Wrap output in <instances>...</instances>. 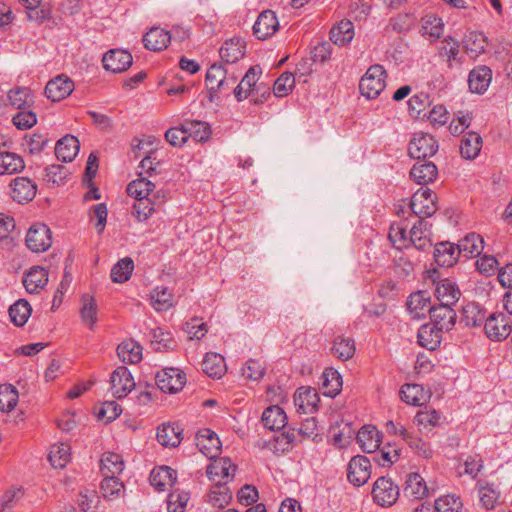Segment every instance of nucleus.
Returning <instances> with one entry per match:
<instances>
[{
    "instance_id": "64",
    "label": "nucleus",
    "mask_w": 512,
    "mask_h": 512,
    "mask_svg": "<svg viewBox=\"0 0 512 512\" xmlns=\"http://www.w3.org/2000/svg\"><path fill=\"white\" fill-rule=\"evenodd\" d=\"M189 500L186 492L174 491L168 495L167 510L168 512H183Z\"/></svg>"
},
{
    "instance_id": "48",
    "label": "nucleus",
    "mask_w": 512,
    "mask_h": 512,
    "mask_svg": "<svg viewBox=\"0 0 512 512\" xmlns=\"http://www.w3.org/2000/svg\"><path fill=\"white\" fill-rule=\"evenodd\" d=\"M154 187L155 185L151 181L139 178L128 184L127 193L135 199L149 198L154 196Z\"/></svg>"
},
{
    "instance_id": "7",
    "label": "nucleus",
    "mask_w": 512,
    "mask_h": 512,
    "mask_svg": "<svg viewBox=\"0 0 512 512\" xmlns=\"http://www.w3.org/2000/svg\"><path fill=\"white\" fill-rule=\"evenodd\" d=\"M27 247L36 253L44 252L52 245V236L49 227L43 223L32 225L26 235Z\"/></svg>"
},
{
    "instance_id": "57",
    "label": "nucleus",
    "mask_w": 512,
    "mask_h": 512,
    "mask_svg": "<svg viewBox=\"0 0 512 512\" xmlns=\"http://www.w3.org/2000/svg\"><path fill=\"white\" fill-rule=\"evenodd\" d=\"M486 39L481 33L470 32L464 40V48L467 53H470L473 57L485 51Z\"/></svg>"
},
{
    "instance_id": "14",
    "label": "nucleus",
    "mask_w": 512,
    "mask_h": 512,
    "mask_svg": "<svg viewBox=\"0 0 512 512\" xmlns=\"http://www.w3.org/2000/svg\"><path fill=\"white\" fill-rule=\"evenodd\" d=\"M453 305L439 304L430 309V319L433 326H437L438 330L449 331L455 324L456 313L452 308Z\"/></svg>"
},
{
    "instance_id": "6",
    "label": "nucleus",
    "mask_w": 512,
    "mask_h": 512,
    "mask_svg": "<svg viewBox=\"0 0 512 512\" xmlns=\"http://www.w3.org/2000/svg\"><path fill=\"white\" fill-rule=\"evenodd\" d=\"M412 212L420 219L431 217L437 210L435 195L429 188H421L414 193L410 202Z\"/></svg>"
},
{
    "instance_id": "63",
    "label": "nucleus",
    "mask_w": 512,
    "mask_h": 512,
    "mask_svg": "<svg viewBox=\"0 0 512 512\" xmlns=\"http://www.w3.org/2000/svg\"><path fill=\"white\" fill-rule=\"evenodd\" d=\"M295 86V77L292 73L285 72L275 81L273 92L277 97L288 95Z\"/></svg>"
},
{
    "instance_id": "60",
    "label": "nucleus",
    "mask_w": 512,
    "mask_h": 512,
    "mask_svg": "<svg viewBox=\"0 0 512 512\" xmlns=\"http://www.w3.org/2000/svg\"><path fill=\"white\" fill-rule=\"evenodd\" d=\"M155 210L156 203L152 197L136 199L133 205V215L141 222L147 220Z\"/></svg>"
},
{
    "instance_id": "25",
    "label": "nucleus",
    "mask_w": 512,
    "mask_h": 512,
    "mask_svg": "<svg viewBox=\"0 0 512 512\" xmlns=\"http://www.w3.org/2000/svg\"><path fill=\"white\" fill-rule=\"evenodd\" d=\"M245 42L241 38H231L219 50L220 58L227 64L237 62L244 56Z\"/></svg>"
},
{
    "instance_id": "46",
    "label": "nucleus",
    "mask_w": 512,
    "mask_h": 512,
    "mask_svg": "<svg viewBox=\"0 0 512 512\" xmlns=\"http://www.w3.org/2000/svg\"><path fill=\"white\" fill-rule=\"evenodd\" d=\"M31 306L28 301L20 299L9 308L11 321L18 327L23 326L31 315Z\"/></svg>"
},
{
    "instance_id": "20",
    "label": "nucleus",
    "mask_w": 512,
    "mask_h": 512,
    "mask_svg": "<svg viewBox=\"0 0 512 512\" xmlns=\"http://www.w3.org/2000/svg\"><path fill=\"white\" fill-rule=\"evenodd\" d=\"M484 248L483 238L476 233H469L457 244V254L465 258L477 257Z\"/></svg>"
},
{
    "instance_id": "55",
    "label": "nucleus",
    "mask_w": 512,
    "mask_h": 512,
    "mask_svg": "<svg viewBox=\"0 0 512 512\" xmlns=\"http://www.w3.org/2000/svg\"><path fill=\"white\" fill-rule=\"evenodd\" d=\"M232 498L230 489L223 484H216L208 494V502L214 507L222 508L227 505Z\"/></svg>"
},
{
    "instance_id": "44",
    "label": "nucleus",
    "mask_w": 512,
    "mask_h": 512,
    "mask_svg": "<svg viewBox=\"0 0 512 512\" xmlns=\"http://www.w3.org/2000/svg\"><path fill=\"white\" fill-rule=\"evenodd\" d=\"M80 317L84 324L93 329L97 322V303L94 297L85 294L81 299Z\"/></svg>"
},
{
    "instance_id": "45",
    "label": "nucleus",
    "mask_w": 512,
    "mask_h": 512,
    "mask_svg": "<svg viewBox=\"0 0 512 512\" xmlns=\"http://www.w3.org/2000/svg\"><path fill=\"white\" fill-rule=\"evenodd\" d=\"M322 386L325 389L324 394L330 397H335L342 387V377L340 373L333 369H326L323 373Z\"/></svg>"
},
{
    "instance_id": "5",
    "label": "nucleus",
    "mask_w": 512,
    "mask_h": 512,
    "mask_svg": "<svg viewBox=\"0 0 512 512\" xmlns=\"http://www.w3.org/2000/svg\"><path fill=\"white\" fill-rule=\"evenodd\" d=\"M158 388L164 393H177L186 383V376L178 368L170 367L157 372L155 376Z\"/></svg>"
},
{
    "instance_id": "54",
    "label": "nucleus",
    "mask_w": 512,
    "mask_h": 512,
    "mask_svg": "<svg viewBox=\"0 0 512 512\" xmlns=\"http://www.w3.org/2000/svg\"><path fill=\"white\" fill-rule=\"evenodd\" d=\"M227 70L221 64H213L206 73V83L211 92L221 91Z\"/></svg>"
},
{
    "instance_id": "47",
    "label": "nucleus",
    "mask_w": 512,
    "mask_h": 512,
    "mask_svg": "<svg viewBox=\"0 0 512 512\" xmlns=\"http://www.w3.org/2000/svg\"><path fill=\"white\" fill-rule=\"evenodd\" d=\"M70 446L66 443L53 445L48 454V459L54 468L62 469L70 461Z\"/></svg>"
},
{
    "instance_id": "62",
    "label": "nucleus",
    "mask_w": 512,
    "mask_h": 512,
    "mask_svg": "<svg viewBox=\"0 0 512 512\" xmlns=\"http://www.w3.org/2000/svg\"><path fill=\"white\" fill-rule=\"evenodd\" d=\"M434 508L437 512H460L462 502L455 495H445L435 500Z\"/></svg>"
},
{
    "instance_id": "2",
    "label": "nucleus",
    "mask_w": 512,
    "mask_h": 512,
    "mask_svg": "<svg viewBox=\"0 0 512 512\" xmlns=\"http://www.w3.org/2000/svg\"><path fill=\"white\" fill-rule=\"evenodd\" d=\"M487 337L492 341L505 340L512 332V322L510 318L502 313L490 314L484 325Z\"/></svg>"
},
{
    "instance_id": "42",
    "label": "nucleus",
    "mask_w": 512,
    "mask_h": 512,
    "mask_svg": "<svg viewBox=\"0 0 512 512\" xmlns=\"http://www.w3.org/2000/svg\"><path fill=\"white\" fill-rule=\"evenodd\" d=\"M124 462L120 455L106 452L101 458V472L103 476H116L122 473Z\"/></svg>"
},
{
    "instance_id": "52",
    "label": "nucleus",
    "mask_w": 512,
    "mask_h": 512,
    "mask_svg": "<svg viewBox=\"0 0 512 512\" xmlns=\"http://www.w3.org/2000/svg\"><path fill=\"white\" fill-rule=\"evenodd\" d=\"M104 479L101 482L100 490L103 497L106 499H115L122 495L124 492V485L116 476H103Z\"/></svg>"
},
{
    "instance_id": "30",
    "label": "nucleus",
    "mask_w": 512,
    "mask_h": 512,
    "mask_svg": "<svg viewBox=\"0 0 512 512\" xmlns=\"http://www.w3.org/2000/svg\"><path fill=\"white\" fill-rule=\"evenodd\" d=\"M261 421L264 427L270 431H279L285 427L287 417L279 406H270L262 414Z\"/></svg>"
},
{
    "instance_id": "28",
    "label": "nucleus",
    "mask_w": 512,
    "mask_h": 512,
    "mask_svg": "<svg viewBox=\"0 0 512 512\" xmlns=\"http://www.w3.org/2000/svg\"><path fill=\"white\" fill-rule=\"evenodd\" d=\"M438 174L436 165L433 162H418L413 165L410 176L419 185H426L433 182Z\"/></svg>"
},
{
    "instance_id": "12",
    "label": "nucleus",
    "mask_w": 512,
    "mask_h": 512,
    "mask_svg": "<svg viewBox=\"0 0 512 512\" xmlns=\"http://www.w3.org/2000/svg\"><path fill=\"white\" fill-rule=\"evenodd\" d=\"M132 55L125 50L112 49L104 54L102 62L106 70L121 73L132 65Z\"/></svg>"
},
{
    "instance_id": "1",
    "label": "nucleus",
    "mask_w": 512,
    "mask_h": 512,
    "mask_svg": "<svg viewBox=\"0 0 512 512\" xmlns=\"http://www.w3.org/2000/svg\"><path fill=\"white\" fill-rule=\"evenodd\" d=\"M385 70L381 65L371 66L361 78L359 90L367 99H375L385 88Z\"/></svg>"
},
{
    "instance_id": "35",
    "label": "nucleus",
    "mask_w": 512,
    "mask_h": 512,
    "mask_svg": "<svg viewBox=\"0 0 512 512\" xmlns=\"http://www.w3.org/2000/svg\"><path fill=\"white\" fill-rule=\"evenodd\" d=\"M407 308L414 318H422L430 312V299L423 291L412 293L407 300Z\"/></svg>"
},
{
    "instance_id": "4",
    "label": "nucleus",
    "mask_w": 512,
    "mask_h": 512,
    "mask_svg": "<svg viewBox=\"0 0 512 512\" xmlns=\"http://www.w3.org/2000/svg\"><path fill=\"white\" fill-rule=\"evenodd\" d=\"M437 151L435 138L423 132L415 133L408 146L409 155L418 160L432 157Z\"/></svg>"
},
{
    "instance_id": "27",
    "label": "nucleus",
    "mask_w": 512,
    "mask_h": 512,
    "mask_svg": "<svg viewBox=\"0 0 512 512\" xmlns=\"http://www.w3.org/2000/svg\"><path fill=\"white\" fill-rule=\"evenodd\" d=\"M433 256L439 266L451 267L460 255L457 254V245L450 242H440L435 245Z\"/></svg>"
},
{
    "instance_id": "22",
    "label": "nucleus",
    "mask_w": 512,
    "mask_h": 512,
    "mask_svg": "<svg viewBox=\"0 0 512 512\" xmlns=\"http://www.w3.org/2000/svg\"><path fill=\"white\" fill-rule=\"evenodd\" d=\"M48 282L47 271L40 266H34L25 274L23 285L28 293L35 294L42 290Z\"/></svg>"
},
{
    "instance_id": "58",
    "label": "nucleus",
    "mask_w": 512,
    "mask_h": 512,
    "mask_svg": "<svg viewBox=\"0 0 512 512\" xmlns=\"http://www.w3.org/2000/svg\"><path fill=\"white\" fill-rule=\"evenodd\" d=\"M184 124L188 139L192 137L197 142H203L209 138L210 129L207 123L202 121H186Z\"/></svg>"
},
{
    "instance_id": "29",
    "label": "nucleus",
    "mask_w": 512,
    "mask_h": 512,
    "mask_svg": "<svg viewBox=\"0 0 512 512\" xmlns=\"http://www.w3.org/2000/svg\"><path fill=\"white\" fill-rule=\"evenodd\" d=\"M176 471L168 466L154 468L150 473V483L158 491H164L167 486L176 482Z\"/></svg>"
},
{
    "instance_id": "10",
    "label": "nucleus",
    "mask_w": 512,
    "mask_h": 512,
    "mask_svg": "<svg viewBox=\"0 0 512 512\" xmlns=\"http://www.w3.org/2000/svg\"><path fill=\"white\" fill-rule=\"evenodd\" d=\"M73 90L74 82L65 75H58L46 84L45 95L51 101L57 102L68 97Z\"/></svg>"
},
{
    "instance_id": "40",
    "label": "nucleus",
    "mask_w": 512,
    "mask_h": 512,
    "mask_svg": "<svg viewBox=\"0 0 512 512\" xmlns=\"http://www.w3.org/2000/svg\"><path fill=\"white\" fill-rule=\"evenodd\" d=\"M7 100L12 107L18 110L27 109L34 102L30 89L26 87H16L9 90Z\"/></svg>"
},
{
    "instance_id": "43",
    "label": "nucleus",
    "mask_w": 512,
    "mask_h": 512,
    "mask_svg": "<svg viewBox=\"0 0 512 512\" xmlns=\"http://www.w3.org/2000/svg\"><path fill=\"white\" fill-rule=\"evenodd\" d=\"M151 305L156 311H167L173 305L172 293L167 287L157 286L150 295Z\"/></svg>"
},
{
    "instance_id": "50",
    "label": "nucleus",
    "mask_w": 512,
    "mask_h": 512,
    "mask_svg": "<svg viewBox=\"0 0 512 512\" xmlns=\"http://www.w3.org/2000/svg\"><path fill=\"white\" fill-rule=\"evenodd\" d=\"M400 435L403 440L413 449L419 456L428 459L432 456V450L428 443L421 438L413 436L404 427L401 426Z\"/></svg>"
},
{
    "instance_id": "3",
    "label": "nucleus",
    "mask_w": 512,
    "mask_h": 512,
    "mask_svg": "<svg viewBox=\"0 0 512 512\" xmlns=\"http://www.w3.org/2000/svg\"><path fill=\"white\" fill-rule=\"evenodd\" d=\"M399 495V487L390 478L380 477L373 485V500L382 507L392 506L397 501Z\"/></svg>"
},
{
    "instance_id": "21",
    "label": "nucleus",
    "mask_w": 512,
    "mask_h": 512,
    "mask_svg": "<svg viewBox=\"0 0 512 512\" xmlns=\"http://www.w3.org/2000/svg\"><path fill=\"white\" fill-rule=\"evenodd\" d=\"M170 41L171 35L169 31L159 27H152L143 36L145 48L151 51H161L166 49Z\"/></svg>"
},
{
    "instance_id": "8",
    "label": "nucleus",
    "mask_w": 512,
    "mask_h": 512,
    "mask_svg": "<svg viewBox=\"0 0 512 512\" xmlns=\"http://www.w3.org/2000/svg\"><path fill=\"white\" fill-rule=\"evenodd\" d=\"M371 475V463L365 456H354L348 463L347 478L354 486H362L369 480Z\"/></svg>"
},
{
    "instance_id": "59",
    "label": "nucleus",
    "mask_w": 512,
    "mask_h": 512,
    "mask_svg": "<svg viewBox=\"0 0 512 512\" xmlns=\"http://www.w3.org/2000/svg\"><path fill=\"white\" fill-rule=\"evenodd\" d=\"M18 392L12 385L0 386V411L9 412L17 404Z\"/></svg>"
},
{
    "instance_id": "17",
    "label": "nucleus",
    "mask_w": 512,
    "mask_h": 512,
    "mask_svg": "<svg viewBox=\"0 0 512 512\" xmlns=\"http://www.w3.org/2000/svg\"><path fill=\"white\" fill-rule=\"evenodd\" d=\"M492 71L487 66H478L470 71L468 77L469 89L473 93L483 94L489 87Z\"/></svg>"
},
{
    "instance_id": "16",
    "label": "nucleus",
    "mask_w": 512,
    "mask_h": 512,
    "mask_svg": "<svg viewBox=\"0 0 512 512\" xmlns=\"http://www.w3.org/2000/svg\"><path fill=\"white\" fill-rule=\"evenodd\" d=\"M10 186L12 198L18 203L32 201L37 192L36 183L28 177H16Z\"/></svg>"
},
{
    "instance_id": "24",
    "label": "nucleus",
    "mask_w": 512,
    "mask_h": 512,
    "mask_svg": "<svg viewBox=\"0 0 512 512\" xmlns=\"http://www.w3.org/2000/svg\"><path fill=\"white\" fill-rule=\"evenodd\" d=\"M79 141L75 136L66 135L55 146V155L62 162H71L79 152Z\"/></svg>"
},
{
    "instance_id": "26",
    "label": "nucleus",
    "mask_w": 512,
    "mask_h": 512,
    "mask_svg": "<svg viewBox=\"0 0 512 512\" xmlns=\"http://www.w3.org/2000/svg\"><path fill=\"white\" fill-rule=\"evenodd\" d=\"M183 429L177 424H163L157 429V441L164 447H177L182 440Z\"/></svg>"
},
{
    "instance_id": "36",
    "label": "nucleus",
    "mask_w": 512,
    "mask_h": 512,
    "mask_svg": "<svg viewBox=\"0 0 512 512\" xmlns=\"http://www.w3.org/2000/svg\"><path fill=\"white\" fill-rule=\"evenodd\" d=\"M435 296L440 304L454 305L459 299L460 291L455 283L446 279L437 283Z\"/></svg>"
},
{
    "instance_id": "53",
    "label": "nucleus",
    "mask_w": 512,
    "mask_h": 512,
    "mask_svg": "<svg viewBox=\"0 0 512 512\" xmlns=\"http://www.w3.org/2000/svg\"><path fill=\"white\" fill-rule=\"evenodd\" d=\"M487 317L485 311H483L478 305L470 303L463 309V322L466 326L477 327L485 324Z\"/></svg>"
},
{
    "instance_id": "18",
    "label": "nucleus",
    "mask_w": 512,
    "mask_h": 512,
    "mask_svg": "<svg viewBox=\"0 0 512 512\" xmlns=\"http://www.w3.org/2000/svg\"><path fill=\"white\" fill-rule=\"evenodd\" d=\"M357 442L366 453L376 452L381 444V434L375 426L364 425L357 434Z\"/></svg>"
},
{
    "instance_id": "11",
    "label": "nucleus",
    "mask_w": 512,
    "mask_h": 512,
    "mask_svg": "<svg viewBox=\"0 0 512 512\" xmlns=\"http://www.w3.org/2000/svg\"><path fill=\"white\" fill-rule=\"evenodd\" d=\"M195 441L199 451L209 459H214L220 454L221 442L217 434L212 430H199Z\"/></svg>"
},
{
    "instance_id": "56",
    "label": "nucleus",
    "mask_w": 512,
    "mask_h": 512,
    "mask_svg": "<svg viewBox=\"0 0 512 512\" xmlns=\"http://www.w3.org/2000/svg\"><path fill=\"white\" fill-rule=\"evenodd\" d=\"M444 24L441 18L435 15H426L422 18V34L428 35L435 40L443 33Z\"/></svg>"
},
{
    "instance_id": "23",
    "label": "nucleus",
    "mask_w": 512,
    "mask_h": 512,
    "mask_svg": "<svg viewBox=\"0 0 512 512\" xmlns=\"http://www.w3.org/2000/svg\"><path fill=\"white\" fill-rule=\"evenodd\" d=\"M404 495L414 500H420L429 495V489L426 482L418 473H410L407 475Z\"/></svg>"
},
{
    "instance_id": "15",
    "label": "nucleus",
    "mask_w": 512,
    "mask_h": 512,
    "mask_svg": "<svg viewBox=\"0 0 512 512\" xmlns=\"http://www.w3.org/2000/svg\"><path fill=\"white\" fill-rule=\"evenodd\" d=\"M279 28V21L275 12L265 10L258 16L255 24L253 25V32L255 36L264 40L275 34Z\"/></svg>"
},
{
    "instance_id": "49",
    "label": "nucleus",
    "mask_w": 512,
    "mask_h": 512,
    "mask_svg": "<svg viewBox=\"0 0 512 512\" xmlns=\"http://www.w3.org/2000/svg\"><path fill=\"white\" fill-rule=\"evenodd\" d=\"M354 340L349 337L337 336L334 340L332 352L340 360L346 361L355 354Z\"/></svg>"
},
{
    "instance_id": "33",
    "label": "nucleus",
    "mask_w": 512,
    "mask_h": 512,
    "mask_svg": "<svg viewBox=\"0 0 512 512\" xmlns=\"http://www.w3.org/2000/svg\"><path fill=\"white\" fill-rule=\"evenodd\" d=\"M354 25L350 20H341L330 30V40L338 46L350 43L354 38Z\"/></svg>"
},
{
    "instance_id": "32",
    "label": "nucleus",
    "mask_w": 512,
    "mask_h": 512,
    "mask_svg": "<svg viewBox=\"0 0 512 512\" xmlns=\"http://www.w3.org/2000/svg\"><path fill=\"white\" fill-rule=\"evenodd\" d=\"M432 324H424L418 331V343L423 348L428 350H435L439 347L442 339V332Z\"/></svg>"
},
{
    "instance_id": "31",
    "label": "nucleus",
    "mask_w": 512,
    "mask_h": 512,
    "mask_svg": "<svg viewBox=\"0 0 512 512\" xmlns=\"http://www.w3.org/2000/svg\"><path fill=\"white\" fill-rule=\"evenodd\" d=\"M401 399L410 405L421 406L429 398L430 393L419 384H405L400 390Z\"/></svg>"
},
{
    "instance_id": "41",
    "label": "nucleus",
    "mask_w": 512,
    "mask_h": 512,
    "mask_svg": "<svg viewBox=\"0 0 512 512\" xmlns=\"http://www.w3.org/2000/svg\"><path fill=\"white\" fill-rule=\"evenodd\" d=\"M459 48V41L452 36H447L439 48V57L444 59L449 67H452L454 63H460V58L458 57Z\"/></svg>"
},
{
    "instance_id": "9",
    "label": "nucleus",
    "mask_w": 512,
    "mask_h": 512,
    "mask_svg": "<svg viewBox=\"0 0 512 512\" xmlns=\"http://www.w3.org/2000/svg\"><path fill=\"white\" fill-rule=\"evenodd\" d=\"M110 384L113 395L118 399L126 397L135 387L133 376L125 366H120L113 371Z\"/></svg>"
},
{
    "instance_id": "34",
    "label": "nucleus",
    "mask_w": 512,
    "mask_h": 512,
    "mask_svg": "<svg viewBox=\"0 0 512 512\" xmlns=\"http://www.w3.org/2000/svg\"><path fill=\"white\" fill-rule=\"evenodd\" d=\"M202 370L210 377L221 378L226 372L224 357L214 352L207 353L202 362Z\"/></svg>"
},
{
    "instance_id": "51",
    "label": "nucleus",
    "mask_w": 512,
    "mask_h": 512,
    "mask_svg": "<svg viewBox=\"0 0 512 512\" xmlns=\"http://www.w3.org/2000/svg\"><path fill=\"white\" fill-rule=\"evenodd\" d=\"M134 269V262L131 258L120 259L111 269V279L115 283H123L129 280Z\"/></svg>"
},
{
    "instance_id": "37",
    "label": "nucleus",
    "mask_w": 512,
    "mask_h": 512,
    "mask_svg": "<svg viewBox=\"0 0 512 512\" xmlns=\"http://www.w3.org/2000/svg\"><path fill=\"white\" fill-rule=\"evenodd\" d=\"M482 144V137L478 133L468 132L461 140V156L468 160L475 159L481 151Z\"/></svg>"
},
{
    "instance_id": "13",
    "label": "nucleus",
    "mask_w": 512,
    "mask_h": 512,
    "mask_svg": "<svg viewBox=\"0 0 512 512\" xmlns=\"http://www.w3.org/2000/svg\"><path fill=\"white\" fill-rule=\"evenodd\" d=\"M235 466L229 458L223 457L214 460L207 467V475L210 480L217 484L227 483L234 477Z\"/></svg>"
},
{
    "instance_id": "38",
    "label": "nucleus",
    "mask_w": 512,
    "mask_h": 512,
    "mask_svg": "<svg viewBox=\"0 0 512 512\" xmlns=\"http://www.w3.org/2000/svg\"><path fill=\"white\" fill-rule=\"evenodd\" d=\"M318 394L315 389L301 387L295 395V403L305 414L313 413L317 408Z\"/></svg>"
},
{
    "instance_id": "39",
    "label": "nucleus",
    "mask_w": 512,
    "mask_h": 512,
    "mask_svg": "<svg viewBox=\"0 0 512 512\" xmlns=\"http://www.w3.org/2000/svg\"><path fill=\"white\" fill-rule=\"evenodd\" d=\"M117 354L122 362L135 364L142 359V347L133 340H127L118 345Z\"/></svg>"
},
{
    "instance_id": "19",
    "label": "nucleus",
    "mask_w": 512,
    "mask_h": 512,
    "mask_svg": "<svg viewBox=\"0 0 512 512\" xmlns=\"http://www.w3.org/2000/svg\"><path fill=\"white\" fill-rule=\"evenodd\" d=\"M6 144L0 146V175H10L21 172L25 168L23 158L5 149Z\"/></svg>"
},
{
    "instance_id": "61",
    "label": "nucleus",
    "mask_w": 512,
    "mask_h": 512,
    "mask_svg": "<svg viewBox=\"0 0 512 512\" xmlns=\"http://www.w3.org/2000/svg\"><path fill=\"white\" fill-rule=\"evenodd\" d=\"M440 413L434 409H425L417 412L415 421L417 425L424 429L436 427L440 424Z\"/></svg>"
}]
</instances>
